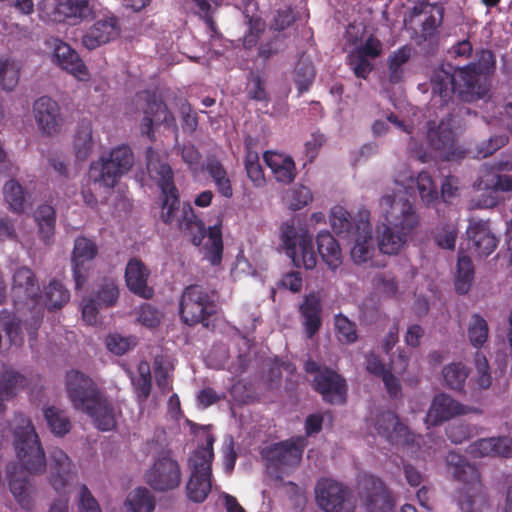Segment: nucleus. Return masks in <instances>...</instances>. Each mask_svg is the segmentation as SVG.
<instances>
[{
    "label": "nucleus",
    "instance_id": "obj_1",
    "mask_svg": "<svg viewBox=\"0 0 512 512\" xmlns=\"http://www.w3.org/2000/svg\"><path fill=\"white\" fill-rule=\"evenodd\" d=\"M394 183L395 188L380 199V216L376 227L379 251L386 255L398 254L420 223L419 214L408 199L413 184H416L426 206L434 205L439 199L437 186L425 171L414 178L410 168L402 164L395 174Z\"/></svg>",
    "mask_w": 512,
    "mask_h": 512
},
{
    "label": "nucleus",
    "instance_id": "obj_2",
    "mask_svg": "<svg viewBox=\"0 0 512 512\" xmlns=\"http://www.w3.org/2000/svg\"><path fill=\"white\" fill-rule=\"evenodd\" d=\"M147 171L151 179L156 181L163 197L161 219L170 224L177 220L180 230L192 234V243L195 246L201 245L205 236L207 241L203 247L204 259L212 266H218L222 262L223 239L221 222L210 226L208 230L204 223L198 219L191 205L184 204L180 216L178 190L174 184V174L171 167L162 159L161 155L153 148L146 151Z\"/></svg>",
    "mask_w": 512,
    "mask_h": 512
},
{
    "label": "nucleus",
    "instance_id": "obj_3",
    "mask_svg": "<svg viewBox=\"0 0 512 512\" xmlns=\"http://www.w3.org/2000/svg\"><path fill=\"white\" fill-rule=\"evenodd\" d=\"M388 122L405 132L408 139L409 151L422 162H425L429 153L435 152L446 161L460 160L465 155V150L455 143L453 130L449 121L430 120L422 127L414 124H405L398 120L397 116L390 114L385 120H376L372 125L374 136H383L389 130Z\"/></svg>",
    "mask_w": 512,
    "mask_h": 512
},
{
    "label": "nucleus",
    "instance_id": "obj_4",
    "mask_svg": "<svg viewBox=\"0 0 512 512\" xmlns=\"http://www.w3.org/2000/svg\"><path fill=\"white\" fill-rule=\"evenodd\" d=\"M480 75L468 64L464 67L454 69L451 66L440 67L433 71L431 76L432 101L439 102L443 117L440 120L449 121L452 130V115L449 108V101L453 94L464 101H472L476 98H483L486 95V88L480 84Z\"/></svg>",
    "mask_w": 512,
    "mask_h": 512
},
{
    "label": "nucleus",
    "instance_id": "obj_5",
    "mask_svg": "<svg viewBox=\"0 0 512 512\" xmlns=\"http://www.w3.org/2000/svg\"><path fill=\"white\" fill-rule=\"evenodd\" d=\"M367 426L372 435L374 433L384 438L393 446L401 448L411 456L420 457L422 454H431L441 447L443 440L432 433L426 435L424 441L421 436L412 434L408 428L399 421L398 416L390 411H381L367 420Z\"/></svg>",
    "mask_w": 512,
    "mask_h": 512
},
{
    "label": "nucleus",
    "instance_id": "obj_6",
    "mask_svg": "<svg viewBox=\"0 0 512 512\" xmlns=\"http://www.w3.org/2000/svg\"><path fill=\"white\" fill-rule=\"evenodd\" d=\"M5 433L3 438H7L8 434L12 435L16 455L24 470L30 474L44 472L45 453L31 420L24 414L17 413Z\"/></svg>",
    "mask_w": 512,
    "mask_h": 512
},
{
    "label": "nucleus",
    "instance_id": "obj_7",
    "mask_svg": "<svg viewBox=\"0 0 512 512\" xmlns=\"http://www.w3.org/2000/svg\"><path fill=\"white\" fill-rule=\"evenodd\" d=\"M204 443L193 451L188 460L190 477L186 484L187 498L194 503L206 500L212 489L213 444L215 438L208 427H200Z\"/></svg>",
    "mask_w": 512,
    "mask_h": 512
},
{
    "label": "nucleus",
    "instance_id": "obj_8",
    "mask_svg": "<svg viewBox=\"0 0 512 512\" xmlns=\"http://www.w3.org/2000/svg\"><path fill=\"white\" fill-rule=\"evenodd\" d=\"M280 247L297 268L312 270L317 264L312 236L305 226L296 225L294 219L283 222L279 229Z\"/></svg>",
    "mask_w": 512,
    "mask_h": 512
},
{
    "label": "nucleus",
    "instance_id": "obj_9",
    "mask_svg": "<svg viewBox=\"0 0 512 512\" xmlns=\"http://www.w3.org/2000/svg\"><path fill=\"white\" fill-rule=\"evenodd\" d=\"M133 163L134 157L131 148L128 145H119L113 148L108 155L101 156L90 164L89 180L95 186L112 189L120 178L131 169Z\"/></svg>",
    "mask_w": 512,
    "mask_h": 512
},
{
    "label": "nucleus",
    "instance_id": "obj_10",
    "mask_svg": "<svg viewBox=\"0 0 512 512\" xmlns=\"http://www.w3.org/2000/svg\"><path fill=\"white\" fill-rule=\"evenodd\" d=\"M446 465L452 477L463 483L467 492L458 499V507L461 512H474L473 496L478 495L482 491V484L478 469L470 464L464 456L451 451L446 456ZM401 512H418L411 504H405L401 508Z\"/></svg>",
    "mask_w": 512,
    "mask_h": 512
},
{
    "label": "nucleus",
    "instance_id": "obj_11",
    "mask_svg": "<svg viewBox=\"0 0 512 512\" xmlns=\"http://www.w3.org/2000/svg\"><path fill=\"white\" fill-rule=\"evenodd\" d=\"M50 484L63 498L54 501L49 512H68V485L76 476L75 465L60 448L49 450Z\"/></svg>",
    "mask_w": 512,
    "mask_h": 512
},
{
    "label": "nucleus",
    "instance_id": "obj_12",
    "mask_svg": "<svg viewBox=\"0 0 512 512\" xmlns=\"http://www.w3.org/2000/svg\"><path fill=\"white\" fill-rule=\"evenodd\" d=\"M133 104L136 111H142L144 114L141 123V132L150 140H154V124H164L167 127H175V118L155 93L149 91L138 92L135 95Z\"/></svg>",
    "mask_w": 512,
    "mask_h": 512
},
{
    "label": "nucleus",
    "instance_id": "obj_13",
    "mask_svg": "<svg viewBox=\"0 0 512 512\" xmlns=\"http://www.w3.org/2000/svg\"><path fill=\"white\" fill-rule=\"evenodd\" d=\"M214 300L209 292L200 285H191L182 293L179 313L187 325L204 323L207 316L214 311Z\"/></svg>",
    "mask_w": 512,
    "mask_h": 512
},
{
    "label": "nucleus",
    "instance_id": "obj_14",
    "mask_svg": "<svg viewBox=\"0 0 512 512\" xmlns=\"http://www.w3.org/2000/svg\"><path fill=\"white\" fill-rule=\"evenodd\" d=\"M318 506L325 512H354L355 500L350 489L328 478L320 479L315 487Z\"/></svg>",
    "mask_w": 512,
    "mask_h": 512
},
{
    "label": "nucleus",
    "instance_id": "obj_15",
    "mask_svg": "<svg viewBox=\"0 0 512 512\" xmlns=\"http://www.w3.org/2000/svg\"><path fill=\"white\" fill-rule=\"evenodd\" d=\"M306 445L304 436H296L264 448L261 454L268 469L285 470L300 463Z\"/></svg>",
    "mask_w": 512,
    "mask_h": 512
},
{
    "label": "nucleus",
    "instance_id": "obj_16",
    "mask_svg": "<svg viewBox=\"0 0 512 512\" xmlns=\"http://www.w3.org/2000/svg\"><path fill=\"white\" fill-rule=\"evenodd\" d=\"M359 497L367 512H394V502L384 482L371 474L358 481Z\"/></svg>",
    "mask_w": 512,
    "mask_h": 512
},
{
    "label": "nucleus",
    "instance_id": "obj_17",
    "mask_svg": "<svg viewBox=\"0 0 512 512\" xmlns=\"http://www.w3.org/2000/svg\"><path fill=\"white\" fill-rule=\"evenodd\" d=\"M348 239L354 243L351 248V257L356 264L369 263L370 266H381L372 259L375 253V245L370 223V212L368 210H359L355 234Z\"/></svg>",
    "mask_w": 512,
    "mask_h": 512
},
{
    "label": "nucleus",
    "instance_id": "obj_18",
    "mask_svg": "<svg viewBox=\"0 0 512 512\" xmlns=\"http://www.w3.org/2000/svg\"><path fill=\"white\" fill-rule=\"evenodd\" d=\"M144 479L157 492L174 490L181 483L180 465L169 456L159 457L145 472Z\"/></svg>",
    "mask_w": 512,
    "mask_h": 512
},
{
    "label": "nucleus",
    "instance_id": "obj_19",
    "mask_svg": "<svg viewBox=\"0 0 512 512\" xmlns=\"http://www.w3.org/2000/svg\"><path fill=\"white\" fill-rule=\"evenodd\" d=\"M479 412L477 408L464 405L446 393L436 394L425 417L427 428L437 426L452 418Z\"/></svg>",
    "mask_w": 512,
    "mask_h": 512
},
{
    "label": "nucleus",
    "instance_id": "obj_20",
    "mask_svg": "<svg viewBox=\"0 0 512 512\" xmlns=\"http://www.w3.org/2000/svg\"><path fill=\"white\" fill-rule=\"evenodd\" d=\"M66 390L70 401L77 410L89 408L101 395L94 381L78 370L66 374Z\"/></svg>",
    "mask_w": 512,
    "mask_h": 512
},
{
    "label": "nucleus",
    "instance_id": "obj_21",
    "mask_svg": "<svg viewBox=\"0 0 512 512\" xmlns=\"http://www.w3.org/2000/svg\"><path fill=\"white\" fill-rule=\"evenodd\" d=\"M383 51L382 42L373 34L368 35L348 54V63L358 78L366 79L373 70L371 60L378 58Z\"/></svg>",
    "mask_w": 512,
    "mask_h": 512
},
{
    "label": "nucleus",
    "instance_id": "obj_22",
    "mask_svg": "<svg viewBox=\"0 0 512 512\" xmlns=\"http://www.w3.org/2000/svg\"><path fill=\"white\" fill-rule=\"evenodd\" d=\"M97 252L98 248L94 241L86 237H78L75 240L71 257V265L76 291L82 289L85 285L89 270L91 269L92 262L96 257Z\"/></svg>",
    "mask_w": 512,
    "mask_h": 512
},
{
    "label": "nucleus",
    "instance_id": "obj_23",
    "mask_svg": "<svg viewBox=\"0 0 512 512\" xmlns=\"http://www.w3.org/2000/svg\"><path fill=\"white\" fill-rule=\"evenodd\" d=\"M47 44L52 48V61L79 81H88L89 72L75 50L59 38H51Z\"/></svg>",
    "mask_w": 512,
    "mask_h": 512
},
{
    "label": "nucleus",
    "instance_id": "obj_24",
    "mask_svg": "<svg viewBox=\"0 0 512 512\" xmlns=\"http://www.w3.org/2000/svg\"><path fill=\"white\" fill-rule=\"evenodd\" d=\"M477 189L485 193L472 201V208H493L498 203L497 192H512V176L488 173L479 179Z\"/></svg>",
    "mask_w": 512,
    "mask_h": 512
},
{
    "label": "nucleus",
    "instance_id": "obj_25",
    "mask_svg": "<svg viewBox=\"0 0 512 512\" xmlns=\"http://www.w3.org/2000/svg\"><path fill=\"white\" fill-rule=\"evenodd\" d=\"M469 248L479 256L490 255L497 247V239L491 232L488 221L470 219L466 230Z\"/></svg>",
    "mask_w": 512,
    "mask_h": 512
},
{
    "label": "nucleus",
    "instance_id": "obj_26",
    "mask_svg": "<svg viewBox=\"0 0 512 512\" xmlns=\"http://www.w3.org/2000/svg\"><path fill=\"white\" fill-rule=\"evenodd\" d=\"M35 120L41 131L47 135L55 134L62 126V117L58 103L48 96L38 98L33 106Z\"/></svg>",
    "mask_w": 512,
    "mask_h": 512
},
{
    "label": "nucleus",
    "instance_id": "obj_27",
    "mask_svg": "<svg viewBox=\"0 0 512 512\" xmlns=\"http://www.w3.org/2000/svg\"><path fill=\"white\" fill-rule=\"evenodd\" d=\"M314 387L323 399L331 404H340L345 401L346 383L336 372L325 369L314 378Z\"/></svg>",
    "mask_w": 512,
    "mask_h": 512
},
{
    "label": "nucleus",
    "instance_id": "obj_28",
    "mask_svg": "<svg viewBox=\"0 0 512 512\" xmlns=\"http://www.w3.org/2000/svg\"><path fill=\"white\" fill-rule=\"evenodd\" d=\"M120 31L118 20L106 16L97 20L83 36L82 43L88 50H93L115 39Z\"/></svg>",
    "mask_w": 512,
    "mask_h": 512
},
{
    "label": "nucleus",
    "instance_id": "obj_29",
    "mask_svg": "<svg viewBox=\"0 0 512 512\" xmlns=\"http://www.w3.org/2000/svg\"><path fill=\"white\" fill-rule=\"evenodd\" d=\"M149 274L150 271L141 260L130 259L125 269V281L128 289L144 299L151 298L153 289L147 285Z\"/></svg>",
    "mask_w": 512,
    "mask_h": 512
},
{
    "label": "nucleus",
    "instance_id": "obj_30",
    "mask_svg": "<svg viewBox=\"0 0 512 512\" xmlns=\"http://www.w3.org/2000/svg\"><path fill=\"white\" fill-rule=\"evenodd\" d=\"M12 297L14 303H26L35 300L39 293V286L31 269L21 267L13 275Z\"/></svg>",
    "mask_w": 512,
    "mask_h": 512
},
{
    "label": "nucleus",
    "instance_id": "obj_31",
    "mask_svg": "<svg viewBox=\"0 0 512 512\" xmlns=\"http://www.w3.org/2000/svg\"><path fill=\"white\" fill-rule=\"evenodd\" d=\"M276 181L288 184L296 176L295 163L290 155L276 151H266L263 155Z\"/></svg>",
    "mask_w": 512,
    "mask_h": 512
},
{
    "label": "nucleus",
    "instance_id": "obj_32",
    "mask_svg": "<svg viewBox=\"0 0 512 512\" xmlns=\"http://www.w3.org/2000/svg\"><path fill=\"white\" fill-rule=\"evenodd\" d=\"M316 242L322 260L331 271L335 272L342 264V252L338 242L328 231H320Z\"/></svg>",
    "mask_w": 512,
    "mask_h": 512
},
{
    "label": "nucleus",
    "instance_id": "obj_33",
    "mask_svg": "<svg viewBox=\"0 0 512 512\" xmlns=\"http://www.w3.org/2000/svg\"><path fill=\"white\" fill-rule=\"evenodd\" d=\"M20 346L23 343V336L20 325L15 315L9 311L0 312V353L8 350V345Z\"/></svg>",
    "mask_w": 512,
    "mask_h": 512
},
{
    "label": "nucleus",
    "instance_id": "obj_34",
    "mask_svg": "<svg viewBox=\"0 0 512 512\" xmlns=\"http://www.w3.org/2000/svg\"><path fill=\"white\" fill-rule=\"evenodd\" d=\"M205 171L212 179L218 194L227 199L232 198V183L221 161L215 156H208L205 161Z\"/></svg>",
    "mask_w": 512,
    "mask_h": 512
},
{
    "label": "nucleus",
    "instance_id": "obj_35",
    "mask_svg": "<svg viewBox=\"0 0 512 512\" xmlns=\"http://www.w3.org/2000/svg\"><path fill=\"white\" fill-rule=\"evenodd\" d=\"M81 411L87 413L96 427L102 431H110L116 425L114 411L102 394L97 397L96 403H91L89 408H83Z\"/></svg>",
    "mask_w": 512,
    "mask_h": 512
},
{
    "label": "nucleus",
    "instance_id": "obj_36",
    "mask_svg": "<svg viewBox=\"0 0 512 512\" xmlns=\"http://www.w3.org/2000/svg\"><path fill=\"white\" fill-rule=\"evenodd\" d=\"M300 312L304 319L306 335L312 338L321 326V301L316 294L306 296L304 302L300 306Z\"/></svg>",
    "mask_w": 512,
    "mask_h": 512
},
{
    "label": "nucleus",
    "instance_id": "obj_37",
    "mask_svg": "<svg viewBox=\"0 0 512 512\" xmlns=\"http://www.w3.org/2000/svg\"><path fill=\"white\" fill-rule=\"evenodd\" d=\"M34 220L38 227V235L45 245H50L55 234V210L52 206L40 205L34 212Z\"/></svg>",
    "mask_w": 512,
    "mask_h": 512
},
{
    "label": "nucleus",
    "instance_id": "obj_38",
    "mask_svg": "<svg viewBox=\"0 0 512 512\" xmlns=\"http://www.w3.org/2000/svg\"><path fill=\"white\" fill-rule=\"evenodd\" d=\"M55 12L64 19L81 22L92 13L90 0H57Z\"/></svg>",
    "mask_w": 512,
    "mask_h": 512
},
{
    "label": "nucleus",
    "instance_id": "obj_39",
    "mask_svg": "<svg viewBox=\"0 0 512 512\" xmlns=\"http://www.w3.org/2000/svg\"><path fill=\"white\" fill-rule=\"evenodd\" d=\"M26 378L13 369H5L0 375V412L5 409V402L16 394L18 388L24 387Z\"/></svg>",
    "mask_w": 512,
    "mask_h": 512
},
{
    "label": "nucleus",
    "instance_id": "obj_40",
    "mask_svg": "<svg viewBox=\"0 0 512 512\" xmlns=\"http://www.w3.org/2000/svg\"><path fill=\"white\" fill-rule=\"evenodd\" d=\"M9 489L19 507L24 511H30L34 507V487L26 478L11 476Z\"/></svg>",
    "mask_w": 512,
    "mask_h": 512
},
{
    "label": "nucleus",
    "instance_id": "obj_41",
    "mask_svg": "<svg viewBox=\"0 0 512 512\" xmlns=\"http://www.w3.org/2000/svg\"><path fill=\"white\" fill-rule=\"evenodd\" d=\"M70 299L69 291L63 286V284L57 280H52L45 289L44 298L38 296L33 300L34 308L40 304L47 307L49 310L59 309L65 305Z\"/></svg>",
    "mask_w": 512,
    "mask_h": 512
},
{
    "label": "nucleus",
    "instance_id": "obj_42",
    "mask_svg": "<svg viewBox=\"0 0 512 512\" xmlns=\"http://www.w3.org/2000/svg\"><path fill=\"white\" fill-rule=\"evenodd\" d=\"M358 218L359 213L352 220L350 213L342 206H335L330 212V223L333 231L346 239L355 234V225Z\"/></svg>",
    "mask_w": 512,
    "mask_h": 512
},
{
    "label": "nucleus",
    "instance_id": "obj_43",
    "mask_svg": "<svg viewBox=\"0 0 512 512\" xmlns=\"http://www.w3.org/2000/svg\"><path fill=\"white\" fill-rule=\"evenodd\" d=\"M468 376L469 368L462 362H452L442 369L444 386L457 392L464 391Z\"/></svg>",
    "mask_w": 512,
    "mask_h": 512
},
{
    "label": "nucleus",
    "instance_id": "obj_44",
    "mask_svg": "<svg viewBox=\"0 0 512 512\" xmlns=\"http://www.w3.org/2000/svg\"><path fill=\"white\" fill-rule=\"evenodd\" d=\"M73 148L79 160H85L93 148L92 124L89 120H82L77 125Z\"/></svg>",
    "mask_w": 512,
    "mask_h": 512
},
{
    "label": "nucleus",
    "instance_id": "obj_45",
    "mask_svg": "<svg viewBox=\"0 0 512 512\" xmlns=\"http://www.w3.org/2000/svg\"><path fill=\"white\" fill-rule=\"evenodd\" d=\"M413 48L410 45H403L389 55L387 59L389 81L399 83L404 77L403 66L410 60Z\"/></svg>",
    "mask_w": 512,
    "mask_h": 512
},
{
    "label": "nucleus",
    "instance_id": "obj_46",
    "mask_svg": "<svg viewBox=\"0 0 512 512\" xmlns=\"http://www.w3.org/2000/svg\"><path fill=\"white\" fill-rule=\"evenodd\" d=\"M137 372V376L131 375L130 378L137 397V401L140 405H142L148 399L152 387L151 369L149 363L147 361H140L137 367Z\"/></svg>",
    "mask_w": 512,
    "mask_h": 512
},
{
    "label": "nucleus",
    "instance_id": "obj_47",
    "mask_svg": "<svg viewBox=\"0 0 512 512\" xmlns=\"http://www.w3.org/2000/svg\"><path fill=\"white\" fill-rule=\"evenodd\" d=\"M125 505L131 512H152L155 508V500L148 489L138 487L128 495Z\"/></svg>",
    "mask_w": 512,
    "mask_h": 512
},
{
    "label": "nucleus",
    "instance_id": "obj_48",
    "mask_svg": "<svg viewBox=\"0 0 512 512\" xmlns=\"http://www.w3.org/2000/svg\"><path fill=\"white\" fill-rule=\"evenodd\" d=\"M474 268L471 259L463 254H459L457 261V272L455 278V289L460 294L468 292L473 280Z\"/></svg>",
    "mask_w": 512,
    "mask_h": 512
},
{
    "label": "nucleus",
    "instance_id": "obj_49",
    "mask_svg": "<svg viewBox=\"0 0 512 512\" xmlns=\"http://www.w3.org/2000/svg\"><path fill=\"white\" fill-rule=\"evenodd\" d=\"M4 199L9 208L16 212L22 213L26 207V198L22 186L15 180H9L3 187Z\"/></svg>",
    "mask_w": 512,
    "mask_h": 512
},
{
    "label": "nucleus",
    "instance_id": "obj_50",
    "mask_svg": "<svg viewBox=\"0 0 512 512\" xmlns=\"http://www.w3.org/2000/svg\"><path fill=\"white\" fill-rule=\"evenodd\" d=\"M488 332L486 320L479 314H473L467 330L471 345L476 349L481 348L488 339Z\"/></svg>",
    "mask_w": 512,
    "mask_h": 512
},
{
    "label": "nucleus",
    "instance_id": "obj_51",
    "mask_svg": "<svg viewBox=\"0 0 512 512\" xmlns=\"http://www.w3.org/2000/svg\"><path fill=\"white\" fill-rule=\"evenodd\" d=\"M284 200L290 210L298 211L312 202L313 195L308 187L296 185L286 192Z\"/></svg>",
    "mask_w": 512,
    "mask_h": 512
},
{
    "label": "nucleus",
    "instance_id": "obj_52",
    "mask_svg": "<svg viewBox=\"0 0 512 512\" xmlns=\"http://www.w3.org/2000/svg\"><path fill=\"white\" fill-rule=\"evenodd\" d=\"M44 417L51 432L63 436L70 430V421L64 411L51 406L44 409Z\"/></svg>",
    "mask_w": 512,
    "mask_h": 512
},
{
    "label": "nucleus",
    "instance_id": "obj_53",
    "mask_svg": "<svg viewBox=\"0 0 512 512\" xmlns=\"http://www.w3.org/2000/svg\"><path fill=\"white\" fill-rule=\"evenodd\" d=\"M20 67L18 63L9 58H0V87L3 90H12L19 80Z\"/></svg>",
    "mask_w": 512,
    "mask_h": 512
},
{
    "label": "nucleus",
    "instance_id": "obj_54",
    "mask_svg": "<svg viewBox=\"0 0 512 512\" xmlns=\"http://www.w3.org/2000/svg\"><path fill=\"white\" fill-rule=\"evenodd\" d=\"M315 78V69L312 62L307 58H301L295 67L294 81L297 85L299 94L309 90Z\"/></svg>",
    "mask_w": 512,
    "mask_h": 512
},
{
    "label": "nucleus",
    "instance_id": "obj_55",
    "mask_svg": "<svg viewBox=\"0 0 512 512\" xmlns=\"http://www.w3.org/2000/svg\"><path fill=\"white\" fill-rule=\"evenodd\" d=\"M474 365L476 375L473 377V381L479 389L486 390L492 384V377L490 373V366L485 355L481 352H476L474 357Z\"/></svg>",
    "mask_w": 512,
    "mask_h": 512
},
{
    "label": "nucleus",
    "instance_id": "obj_56",
    "mask_svg": "<svg viewBox=\"0 0 512 512\" xmlns=\"http://www.w3.org/2000/svg\"><path fill=\"white\" fill-rule=\"evenodd\" d=\"M337 338L342 343H353L357 339L356 326L347 317L339 314L335 317Z\"/></svg>",
    "mask_w": 512,
    "mask_h": 512
},
{
    "label": "nucleus",
    "instance_id": "obj_57",
    "mask_svg": "<svg viewBox=\"0 0 512 512\" xmlns=\"http://www.w3.org/2000/svg\"><path fill=\"white\" fill-rule=\"evenodd\" d=\"M181 157L195 177L205 170V165H202L201 163L202 156L194 145H183L181 149Z\"/></svg>",
    "mask_w": 512,
    "mask_h": 512
},
{
    "label": "nucleus",
    "instance_id": "obj_58",
    "mask_svg": "<svg viewBox=\"0 0 512 512\" xmlns=\"http://www.w3.org/2000/svg\"><path fill=\"white\" fill-rule=\"evenodd\" d=\"M96 297L100 305L105 307L113 306L119 297V289L116 282L112 279L104 280L97 291Z\"/></svg>",
    "mask_w": 512,
    "mask_h": 512
},
{
    "label": "nucleus",
    "instance_id": "obj_59",
    "mask_svg": "<svg viewBox=\"0 0 512 512\" xmlns=\"http://www.w3.org/2000/svg\"><path fill=\"white\" fill-rule=\"evenodd\" d=\"M458 230L453 224H445L434 233L436 244L443 249L453 250L457 238Z\"/></svg>",
    "mask_w": 512,
    "mask_h": 512
},
{
    "label": "nucleus",
    "instance_id": "obj_60",
    "mask_svg": "<svg viewBox=\"0 0 512 512\" xmlns=\"http://www.w3.org/2000/svg\"><path fill=\"white\" fill-rule=\"evenodd\" d=\"M137 314L138 322L147 328L157 327L163 318V313L151 304L141 305Z\"/></svg>",
    "mask_w": 512,
    "mask_h": 512
},
{
    "label": "nucleus",
    "instance_id": "obj_61",
    "mask_svg": "<svg viewBox=\"0 0 512 512\" xmlns=\"http://www.w3.org/2000/svg\"><path fill=\"white\" fill-rule=\"evenodd\" d=\"M495 64V56L490 50H481L477 53L476 61L469 63L480 76L490 74L494 70Z\"/></svg>",
    "mask_w": 512,
    "mask_h": 512
},
{
    "label": "nucleus",
    "instance_id": "obj_62",
    "mask_svg": "<svg viewBox=\"0 0 512 512\" xmlns=\"http://www.w3.org/2000/svg\"><path fill=\"white\" fill-rule=\"evenodd\" d=\"M169 369V364L162 356H158L154 359L156 384L162 393H166L170 389Z\"/></svg>",
    "mask_w": 512,
    "mask_h": 512
},
{
    "label": "nucleus",
    "instance_id": "obj_63",
    "mask_svg": "<svg viewBox=\"0 0 512 512\" xmlns=\"http://www.w3.org/2000/svg\"><path fill=\"white\" fill-rule=\"evenodd\" d=\"M135 345L134 338L111 334L106 339L108 350L116 355H123Z\"/></svg>",
    "mask_w": 512,
    "mask_h": 512
},
{
    "label": "nucleus",
    "instance_id": "obj_64",
    "mask_svg": "<svg viewBox=\"0 0 512 512\" xmlns=\"http://www.w3.org/2000/svg\"><path fill=\"white\" fill-rule=\"evenodd\" d=\"M78 509L80 512H102L99 503L84 484L79 489Z\"/></svg>",
    "mask_w": 512,
    "mask_h": 512
}]
</instances>
